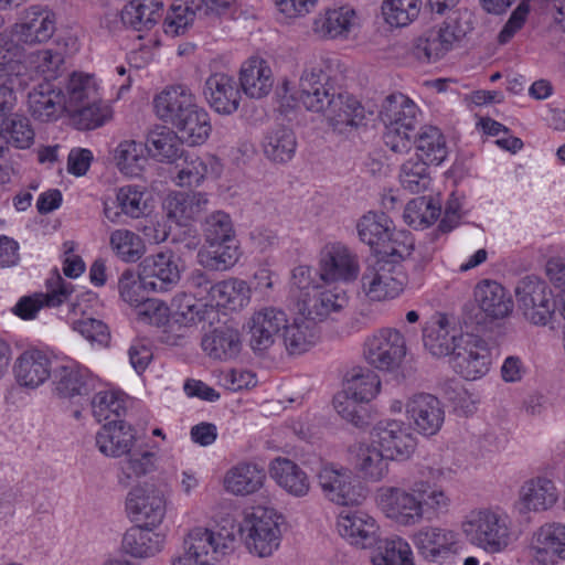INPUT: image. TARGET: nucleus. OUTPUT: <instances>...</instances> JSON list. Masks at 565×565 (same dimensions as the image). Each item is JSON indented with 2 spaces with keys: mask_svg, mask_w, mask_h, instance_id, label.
I'll return each instance as SVG.
<instances>
[{
  "mask_svg": "<svg viewBox=\"0 0 565 565\" xmlns=\"http://www.w3.org/2000/svg\"><path fill=\"white\" fill-rule=\"evenodd\" d=\"M120 461L119 482L128 487L134 479L152 472L156 468V455L149 450H129Z\"/></svg>",
  "mask_w": 565,
  "mask_h": 565,
  "instance_id": "052dcab7",
  "label": "nucleus"
},
{
  "mask_svg": "<svg viewBox=\"0 0 565 565\" xmlns=\"http://www.w3.org/2000/svg\"><path fill=\"white\" fill-rule=\"evenodd\" d=\"M472 30L467 11H454L438 29H430L416 40L414 55L431 63L443 58Z\"/></svg>",
  "mask_w": 565,
  "mask_h": 565,
  "instance_id": "20e7f679",
  "label": "nucleus"
},
{
  "mask_svg": "<svg viewBox=\"0 0 565 565\" xmlns=\"http://www.w3.org/2000/svg\"><path fill=\"white\" fill-rule=\"evenodd\" d=\"M372 565H414L409 544L399 536L380 542Z\"/></svg>",
  "mask_w": 565,
  "mask_h": 565,
  "instance_id": "bf43d9fd",
  "label": "nucleus"
},
{
  "mask_svg": "<svg viewBox=\"0 0 565 565\" xmlns=\"http://www.w3.org/2000/svg\"><path fill=\"white\" fill-rule=\"evenodd\" d=\"M353 454L354 469L364 480L379 482L387 476L390 461L393 459L373 441L370 445L360 444L353 449Z\"/></svg>",
  "mask_w": 565,
  "mask_h": 565,
  "instance_id": "58836bf2",
  "label": "nucleus"
},
{
  "mask_svg": "<svg viewBox=\"0 0 565 565\" xmlns=\"http://www.w3.org/2000/svg\"><path fill=\"white\" fill-rule=\"evenodd\" d=\"M354 18L355 12L350 8L329 9L315 19L313 31L321 38L335 39L349 33Z\"/></svg>",
  "mask_w": 565,
  "mask_h": 565,
  "instance_id": "603ef678",
  "label": "nucleus"
},
{
  "mask_svg": "<svg viewBox=\"0 0 565 565\" xmlns=\"http://www.w3.org/2000/svg\"><path fill=\"white\" fill-rule=\"evenodd\" d=\"M234 535L230 532L214 533L207 527L198 526L192 529L184 539L183 556L214 563L220 555H224L232 547Z\"/></svg>",
  "mask_w": 565,
  "mask_h": 565,
  "instance_id": "5701e85b",
  "label": "nucleus"
},
{
  "mask_svg": "<svg viewBox=\"0 0 565 565\" xmlns=\"http://www.w3.org/2000/svg\"><path fill=\"white\" fill-rule=\"evenodd\" d=\"M209 198L203 192H172L163 201L168 220L180 226H188L207 209Z\"/></svg>",
  "mask_w": 565,
  "mask_h": 565,
  "instance_id": "7c9ffc66",
  "label": "nucleus"
},
{
  "mask_svg": "<svg viewBox=\"0 0 565 565\" xmlns=\"http://www.w3.org/2000/svg\"><path fill=\"white\" fill-rule=\"evenodd\" d=\"M412 486L408 490L384 487L379 490V502L385 515L403 526H412L424 520L420 503Z\"/></svg>",
  "mask_w": 565,
  "mask_h": 565,
  "instance_id": "dca6fc26",
  "label": "nucleus"
},
{
  "mask_svg": "<svg viewBox=\"0 0 565 565\" xmlns=\"http://www.w3.org/2000/svg\"><path fill=\"white\" fill-rule=\"evenodd\" d=\"M297 99L307 110L322 113L333 130L340 134L364 125L365 109L361 103L348 94L335 93L319 66L302 72Z\"/></svg>",
  "mask_w": 565,
  "mask_h": 565,
  "instance_id": "f257e3e1",
  "label": "nucleus"
},
{
  "mask_svg": "<svg viewBox=\"0 0 565 565\" xmlns=\"http://www.w3.org/2000/svg\"><path fill=\"white\" fill-rule=\"evenodd\" d=\"M173 318L175 322L183 326H191L201 321H211L217 311L211 303L194 298L186 294H180L172 300Z\"/></svg>",
  "mask_w": 565,
  "mask_h": 565,
  "instance_id": "8fccbe9b",
  "label": "nucleus"
},
{
  "mask_svg": "<svg viewBox=\"0 0 565 565\" xmlns=\"http://www.w3.org/2000/svg\"><path fill=\"white\" fill-rule=\"evenodd\" d=\"M491 362V351L486 340L471 333L459 335L457 348L450 356L456 373L475 381L489 372Z\"/></svg>",
  "mask_w": 565,
  "mask_h": 565,
  "instance_id": "9b49d317",
  "label": "nucleus"
},
{
  "mask_svg": "<svg viewBox=\"0 0 565 565\" xmlns=\"http://www.w3.org/2000/svg\"><path fill=\"white\" fill-rule=\"evenodd\" d=\"M420 8L422 0H384L382 14L391 26L403 28L418 18Z\"/></svg>",
  "mask_w": 565,
  "mask_h": 565,
  "instance_id": "0e129e2a",
  "label": "nucleus"
},
{
  "mask_svg": "<svg viewBox=\"0 0 565 565\" xmlns=\"http://www.w3.org/2000/svg\"><path fill=\"white\" fill-rule=\"evenodd\" d=\"M151 527L135 525L128 529L121 542L124 552L136 558H148L159 553L164 543V535Z\"/></svg>",
  "mask_w": 565,
  "mask_h": 565,
  "instance_id": "ea45409f",
  "label": "nucleus"
},
{
  "mask_svg": "<svg viewBox=\"0 0 565 565\" xmlns=\"http://www.w3.org/2000/svg\"><path fill=\"white\" fill-rule=\"evenodd\" d=\"M269 472L281 488L295 497H303L310 489L306 472L290 459L275 458L270 463Z\"/></svg>",
  "mask_w": 565,
  "mask_h": 565,
  "instance_id": "c03bdc74",
  "label": "nucleus"
},
{
  "mask_svg": "<svg viewBox=\"0 0 565 565\" xmlns=\"http://www.w3.org/2000/svg\"><path fill=\"white\" fill-rule=\"evenodd\" d=\"M319 330L317 324L308 317L295 319L286 324L282 341L287 352L291 355L302 354L317 344Z\"/></svg>",
  "mask_w": 565,
  "mask_h": 565,
  "instance_id": "de8ad7c7",
  "label": "nucleus"
},
{
  "mask_svg": "<svg viewBox=\"0 0 565 565\" xmlns=\"http://www.w3.org/2000/svg\"><path fill=\"white\" fill-rule=\"evenodd\" d=\"M420 110L404 94H392L385 98L380 110V118L385 127L414 131L419 122Z\"/></svg>",
  "mask_w": 565,
  "mask_h": 565,
  "instance_id": "f704fd0d",
  "label": "nucleus"
},
{
  "mask_svg": "<svg viewBox=\"0 0 565 565\" xmlns=\"http://www.w3.org/2000/svg\"><path fill=\"white\" fill-rule=\"evenodd\" d=\"M414 544L428 562L443 563L458 553V535L452 530L424 526L414 535Z\"/></svg>",
  "mask_w": 565,
  "mask_h": 565,
  "instance_id": "4be33fe9",
  "label": "nucleus"
},
{
  "mask_svg": "<svg viewBox=\"0 0 565 565\" xmlns=\"http://www.w3.org/2000/svg\"><path fill=\"white\" fill-rule=\"evenodd\" d=\"M153 104L158 117L177 129L182 142L196 146L209 138L212 129L209 114L196 104L186 86L166 88L156 96Z\"/></svg>",
  "mask_w": 565,
  "mask_h": 565,
  "instance_id": "f03ea898",
  "label": "nucleus"
},
{
  "mask_svg": "<svg viewBox=\"0 0 565 565\" xmlns=\"http://www.w3.org/2000/svg\"><path fill=\"white\" fill-rule=\"evenodd\" d=\"M371 435L373 443L393 460L409 458L416 448V437L401 420H381L374 426Z\"/></svg>",
  "mask_w": 565,
  "mask_h": 565,
  "instance_id": "f3484780",
  "label": "nucleus"
},
{
  "mask_svg": "<svg viewBox=\"0 0 565 565\" xmlns=\"http://www.w3.org/2000/svg\"><path fill=\"white\" fill-rule=\"evenodd\" d=\"M414 249V238L408 231L395 230L394 226L390 231L388 237L384 239V244L376 247V258H387L396 260L401 264L402 260L409 257Z\"/></svg>",
  "mask_w": 565,
  "mask_h": 565,
  "instance_id": "69168bd1",
  "label": "nucleus"
},
{
  "mask_svg": "<svg viewBox=\"0 0 565 565\" xmlns=\"http://www.w3.org/2000/svg\"><path fill=\"white\" fill-rule=\"evenodd\" d=\"M416 157L431 163L440 164L448 154L446 138L439 128L424 126L415 137Z\"/></svg>",
  "mask_w": 565,
  "mask_h": 565,
  "instance_id": "3c124183",
  "label": "nucleus"
},
{
  "mask_svg": "<svg viewBox=\"0 0 565 565\" xmlns=\"http://www.w3.org/2000/svg\"><path fill=\"white\" fill-rule=\"evenodd\" d=\"M515 297L524 318L535 326H546L555 312L551 289L535 276H526L518 282Z\"/></svg>",
  "mask_w": 565,
  "mask_h": 565,
  "instance_id": "9d476101",
  "label": "nucleus"
},
{
  "mask_svg": "<svg viewBox=\"0 0 565 565\" xmlns=\"http://www.w3.org/2000/svg\"><path fill=\"white\" fill-rule=\"evenodd\" d=\"M250 299V288L245 280L231 278L215 284L214 291L209 303L216 307L237 310L245 307Z\"/></svg>",
  "mask_w": 565,
  "mask_h": 565,
  "instance_id": "09e8293b",
  "label": "nucleus"
},
{
  "mask_svg": "<svg viewBox=\"0 0 565 565\" xmlns=\"http://www.w3.org/2000/svg\"><path fill=\"white\" fill-rule=\"evenodd\" d=\"M364 354L375 369L395 370L406 355L405 339L398 330L382 329L366 340Z\"/></svg>",
  "mask_w": 565,
  "mask_h": 565,
  "instance_id": "f8f14e48",
  "label": "nucleus"
},
{
  "mask_svg": "<svg viewBox=\"0 0 565 565\" xmlns=\"http://www.w3.org/2000/svg\"><path fill=\"white\" fill-rule=\"evenodd\" d=\"M459 333L446 315L437 313L423 329V341L426 350L434 356L452 355L459 341Z\"/></svg>",
  "mask_w": 565,
  "mask_h": 565,
  "instance_id": "c756f323",
  "label": "nucleus"
},
{
  "mask_svg": "<svg viewBox=\"0 0 565 565\" xmlns=\"http://www.w3.org/2000/svg\"><path fill=\"white\" fill-rule=\"evenodd\" d=\"M135 441L132 427L121 419L106 423L96 435L99 451L109 457L128 454Z\"/></svg>",
  "mask_w": 565,
  "mask_h": 565,
  "instance_id": "4c0bfd02",
  "label": "nucleus"
},
{
  "mask_svg": "<svg viewBox=\"0 0 565 565\" xmlns=\"http://www.w3.org/2000/svg\"><path fill=\"white\" fill-rule=\"evenodd\" d=\"M202 350L212 359L230 360L241 351V338L237 330L230 327L214 329L206 333L201 341Z\"/></svg>",
  "mask_w": 565,
  "mask_h": 565,
  "instance_id": "a18cd8bd",
  "label": "nucleus"
},
{
  "mask_svg": "<svg viewBox=\"0 0 565 565\" xmlns=\"http://www.w3.org/2000/svg\"><path fill=\"white\" fill-rule=\"evenodd\" d=\"M288 322L287 315L276 307H264L254 312L248 321L249 345L256 353H264L276 341L278 332L285 331Z\"/></svg>",
  "mask_w": 565,
  "mask_h": 565,
  "instance_id": "aec40b11",
  "label": "nucleus"
},
{
  "mask_svg": "<svg viewBox=\"0 0 565 565\" xmlns=\"http://www.w3.org/2000/svg\"><path fill=\"white\" fill-rule=\"evenodd\" d=\"M162 0H130L121 10V22L136 30H150L161 18Z\"/></svg>",
  "mask_w": 565,
  "mask_h": 565,
  "instance_id": "49530a36",
  "label": "nucleus"
},
{
  "mask_svg": "<svg viewBox=\"0 0 565 565\" xmlns=\"http://www.w3.org/2000/svg\"><path fill=\"white\" fill-rule=\"evenodd\" d=\"M56 30V18L46 7L31 6L24 11L23 21L13 25L19 42L36 44L49 41Z\"/></svg>",
  "mask_w": 565,
  "mask_h": 565,
  "instance_id": "b1692460",
  "label": "nucleus"
},
{
  "mask_svg": "<svg viewBox=\"0 0 565 565\" xmlns=\"http://www.w3.org/2000/svg\"><path fill=\"white\" fill-rule=\"evenodd\" d=\"M320 280L349 282L359 275V259L347 246L338 243L327 246L319 263Z\"/></svg>",
  "mask_w": 565,
  "mask_h": 565,
  "instance_id": "6ab92c4d",
  "label": "nucleus"
},
{
  "mask_svg": "<svg viewBox=\"0 0 565 565\" xmlns=\"http://www.w3.org/2000/svg\"><path fill=\"white\" fill-rule=\"evenodd\" d=\"M139 270L148 292H167L180 281L181 269L172 252H160L145 257Z\"/></svg>",
  "mask_w": 565,
  "mask_h": 565,
  "instance_id": "ddd939ff",
  "label": "nucleus"
},
{
  "mask_svg": "<svg viewBox=\"0 0 565 565\" xmlns=\"http://www.w3.org/2000/svg\"><path fill=\"white\" fill-rule=\"evenodd\" d=\"M109 244L115 254L124 262L135 263L146 253L142 238L136 233L120 228L110 234Z\"/></svg>",
  "mask_w": 565,
  "mask_h": 565,
  "instance_id": "e2e57ef3",
  "label": "nucleus"
},
{
  "mask_svg": "<svg viewBox=\"0 0 565 565\" xmlns=\"http://www.w3.org/2000/svg\"><path fill=\"white\" fill-rule=\"evenodd\" d=\"M32 76L28 67L20 62H10L0 66V111H12L15 93L25 89Z\"/></svg>",
  "mask_w": 565,
  "mask_h": 565,
  "instance_id": "a19ab883",
  "label": "nucleus"
},
{
  "mask_svg": "<svg viewBox=\"0 0 565 565\" xmlns=\"http://www.w3.org/2000/svg\"><path fill=\"white\" fill-rule=\"evenodd\" d=\"M558 500L554 482L547 478H533L523 483L516 503L520 513L542 512L551 509Z\"/></svg>",
  "mask_w": 565,
  "mask_h": 565,
  "instance_id": "473e14b6",
  "label": "nucleus"
},
{
  "mask_svg": "<svg viewBox=\"0 0 565 565\" xmlns=\"http://www.w3.org/2000/svg\"><path fill=\"white\" fill-rule=\"evenodd\" d=\"M239 81L244 93L252 98L266 96L274 83L270 67L258 57H252L242 65Z\"/></svg>",
  "mask_w": 565,
  "mask_h": 565,
  "instance_id": "37998d69",
  "label": "nucleus"
},
{
  "mask_svg": "<svg viewBox=\"0 0 565 565\" xmlns=\"http://www.w3.org/2000/svg\"><path fill=\"white\" fill-rule=\"evenodd\" d=\"M407 282L402 264L387 258L367 262L361 279V290L371 301H386L398 297Z\"/></svg>",
  "mask_w": 565,
  "mask_h": 565,
  "instance_id": "39448f33",
  "label": "nucleus"
},
{
  "mask_svg": "<svg viewBox=\"0 0 565 565\" xmlns=\"http://www.w3.org/2000/svg\"><path fill=\"white\" fill-rule=\"evenodd\" d=\"M145 143L136 140H124L114 150V161L126 175L135 177L140 173L147 161Z\"/></svg>",
  "mask_w": 565,
  "mask_h": 565,
  "instance_id": "13d9d810",
  "label": "nucleus"
},
{
  "mask_svg": "<svg viewBox=\"0 0 565 565\" xmlns=\"http://www.w3.org/2000/svg\"><path fill=\"white\" fill-rule=\"evenodd\" d=\"M381 381L377 374L367 367H354L347 374L344 391L349 396L367 403L379 393Z\"/></svg>",
  "mask_w": 565,
  "mask_h": 565,
  "instance_id": "864d4df0",
  "label": "nucleus"
},
{
  "mask_svg": "<svg viewBox=\"0 0 565 565\" xmlns=\"http://www.w3.org/2000/svg\"><path fill=\"white\" fill-rule=\"evenodd\" d=\"M323 497L338 505H355L365 499L364 488L353 472L334 462H322L317 472Z\"/></svg>",
  "mask_w": 565,
  "mask_h": 565,
  "instance_id": "1a4fd4ad",
  "label": "nucleus"
},
{
  "mask_svg": "<svg viewBox=\"0 0 565 565\" xmlns=\"http://www.w3.org/2000/svg\"><path fill=\"white\" fill-rule=\"evenodd\" d=\"M337 527L343 539L358 547L370 548L379 542V525L363 511H342Z\"/></svg>",
  "mask_w": 565,
  "mask_h": 565,
  "instance_id": "393cba45",
  "label": "nucleus"
},
{
  "mask_svg": "<svg viewBox=\"0 0 565 565\" xmlns=\"http://www.w3.org/2000/svg\"><path fill=\"white\" fill-rule=\"evenodd\" d=\"M202 233L206 247L198 253L200 265L215 271L234 266L238 259V246L230 215L223 211L211 213L202 223Z\"/></svg>",
  "mask_w": 565,
  "mask_h": 565,
  "instance_id": "7ed1b4c3",
  "label": "nucleus"
},
{
  "mask_svg": "<svg viewBox=\"0 0 565 565\" xmlns=\"http://www.w3.org/2000/svg\"><path fill=\"white\" fill-rule=\"evenodd\" d=\"M265 478V470L258 465L241 462L226 472L224 486L235 495H248L263 487Z\"/></svg>",
  "mask_w": 565,
  "mask_h": 565,
  "instance_id": "79ce46f5",
  "label": "nucleus"
},
{
  "mask_svg": "<svg viewBox=\"0 0 565 565\" xmlns=\"http://www.w3.org/2000/svg\"><path fill=\"white\" fill-rule=\"evenodd\" d=\"M356 227L360 239L376 252V247L388 237L393 222L385 213L369 212L360 218Z\"/></svg>",
  "mask_w": 565,
  "mask_h": 565,
  "instance_id": "6e6d98bb",
  "label": "nucleus"
},
{
  "mask_svg": "<svg viewBox=\"0 0 565 565\" xmlns=\"http://www.w3.org/2000/svg\"><path fill=\"white\" fill-rule=\"evenodd\" d=\"M73 291L74 286L65 281L58 270L54 269L52 276L46 280V292H35L22 297L12 311L24 320L33 319L42 307L55 308L66 302Z\"/></svg>",
  "mask_w": 565,
  "mask_h": 565,
  "instance_id": "a211bd4d",
  "label": "nucleus"
},
{
  "mask_svg": "<svg viewBox=\"0 0 565 565\" xmlns=\"http://www.w3.org/2000/svg\"><path fill=\"white\" fill-rule=\"evenodd\" d=\"M531 551L533 558L541 565L565 559V524L552 522L539 527L534 533Z\"/></svg>",
  "mask_w": 565,
  "mask_h": 565,
  "instance_id": "c85d7f7f",
  "label": "nucleus"
},
{
  "mask_svg": "<svg viewBox=\"0 0 565 565\" xmlns=\"http://www.w3.org/2000/svg\"><path fill=\"white\" fill-rule=\"evenodd\" d=\"M473 299L479 312L470 317L471 323L480 324L487 318L491 320L503 319L513 310V300L510 292L498 281L483 279L473 289Z\"/></svg>",
  "mask_w": 565,
  "mask_h": 565,
  "instance_id": "4468645a",
  "label": "nucleus"
},
{
  "mask_svg": "<svg viewBox=\"0 0 565 565\" xmlns=\"http://www.w3.org/2000/svg\"><path fill=\"white\" fill-rule=\"evenodd\" d=\"M0 135L6 136L7 146L12 145L19 149H26L34 141L29 119L12 115L11 111H0Z\"/></svg>",
  "mask_w": 565,
  "mask_h": 565,
  "instance_id": "5fc2aeb1",
  "label": "nucleus"
},
{
  "mask_svg": "<svg viewBox=\"0 0 565 565\" xmlns=\"http://www.w3.org/2000/svg\"><path fill=\"white\" fill-rule=\"evenodd\" d=\"M405 407L407 418L417 433L433 436L441 428L445 412L436 396L427 393L415 394Z\"/></svg>",
  "mask_w": 565,
  "mask_h": 565,
  "instance_id": "412c9836",
  "label": "nucleus"
},
{
  "mask_svg": "<svg viewBox=\"0 0 565 565\" xmlns=\"http://www.w3.org/2000/svg\"><path fill=\"white\" fill-rule=\"evenodd\" d=\"M96 385L97 380L85 367L63 365L56 372L55 392L60 397H86L96 390Z\"/></svg>",
  "mask_w": 565,
  "mask_h": 565,
  "instance_id": "c9c22d12",
  "label": "nucleus"
},
{
  "mask_svg": "<svg viewBox=\"0 0 565 565\" xmlns=\"http://www.w3.org/2000/svg\"><path fill=\"white\" fill-rule=\"evenodd\" d=\"M462 530L473 545L489 553L501 552L509 544L508 518L490 510L470 512Z\"/></svg>",
  "mask_w": 565,
  "mask_h": 565,
  "instance_id": "0eeeda50",
  "label": "nucleus"
},
{
  "mask_svg": "<svg viewBox=\"0 0 565 565\" xmlns=\"http://www.w3.org/2000/svg\"><path fill=\"white\" fill-rule=\"evenodd\" d=\"M297 146L296 134L286 126L269 128L262 140L263 153L274 164L290 162L296 154Z\"/></svg>",
  "mask_w": 565,
  "mask_h": 565,
  "instance_id": "e433bc0d",
  "label": "nucleus"
},
{
  "mask_svg": "<svg viewBox=\"0 0 565 565\" xmlns=\"http://www.w3.org/2000/svg\"><path fill=\"white\" fill-rule=\"evenodd\" d=\"M76 108L73 119L81 130L96 129L111 118L110 107L102 102H97V98Z\"/></svg>",
  "mask_w": 565,
  "mask_h": 565,
  "instance_id": "774afa93",
  "label": "nucleus"
},
{
  "mask_svg": "<svg viewBox=\"0 0 565 565\" xmlns=\"http://www.w3.org/2000/svg\"><path fill=\"white\" fill-rule=\"evenodd\" d=\"M181 141L178 132L167 127H161L149 132L145 147L152 157L172 161L181 154Z\"/></svg>",
  "mask_w": 565,
  "mask_h": 565,
  "instance_id": "4d7b16f0",
  "label": "nucleus"
},
{
  "mask_svg": "<svg viewBox=\"0 0 565 565\" xmlns=\"http://www.w3.org/2000/svg\"><path fill=\"white\" fill-rule=\"evenodd\" d=\"M126 510L134 521L158 526L166 515L164 494L153 484L137 486L128 492Z\"/></svg>",
  "mask_w": 565,
  "mask_h": 565,
  "instance_id": "2eb2a0df",
  "label": "nucleus"
},
{
  "mask_svg": "<svg viewBox=\"0 0 565 565\" xmlns=\"http://www.w3.org/2000/svg\"><path fill=\"white\" fill-rule=\"evenodd\" d=\"M179 158L181 161L175 166L174 183L181 188L201 185L209 172L205 161L193 153L181 152Z\"/></svg>",
  "mask_w": 565,
  "mask_h": 565,
  "instance_id": "680f3d73",
  "label": "nucleus"
},
{
  "mask_svg": "<svg viewBox=\"0 0 565 565\" xmlns=\"http://www.w3.org/2000/svg\"><path fill=\"white\" fill-rule=\"evenodd\" d=\"M279 519L271 509L264 507H255L245 512L239 532L250 553L266 557L279 547Z\"/></svg>",
  "mask_w": 565,
  "mask_h": 565,
  "instance_id": "423d86ee",
  "label": "nucleus"
},
{
  "mask_svg": "<svg viewBox=\"0 0 565 565\" xmlns=\"http://www.w3.org/2000/svg\"><path fill=\"white\" fill-rule=\"evenodd\" d=\"M234 0H174L163 21V31L171 38L183 35L195 18L215 21Z\"/></svg>",
  "mask_w": 565,
  "mask_h": 565,
  "instance_id": "6e6552de",
  "label": "nucleus"
},
{
  "mask_svg": "<svg viewBox=\"0 0 565 565\" xmlns=\"http://www.w3.org/2000/svg\"><path fill=\"white\" fill-rule=\"evenodd\" d=\"M449 472V470L445 471L440 468H429L426 479L422 478L412 483L413 491L416 494L415 498L420 503L419 508L424 519L430 520L448 510L450 505L449 495L431 480L436 481L445 478L446 473Z\"/></svg>",
  "mask_w": 565,
  "mask_h": 565,
  "instance_id": "a878e982",
  "label": "nucleus"
},
{
  "mask_svg": "<svg viewBox=\"0 0 565 565\" xmlns=\"http://www.w3.org/2000/svg\"><path fill=\"white\" fill-rule=\"evenodd\" d=\"M65 96L60 87L51 81H42L28 93V110L40 121H51L63 113Z\"/></svg>",
  "mask_w": 565,
  "mask_h": 565,
  "instance_id": "bb28decb",
  "label": "nucleus"
},
{
  "mask_svg": "<svg viewBox=\"0 0 565 565\" xmlns=\"http://www.w3.org/2000/svg\"><path fill=\"white\" fill-rule=\"evenodd\" d=\"M204 95L210 106L220 114H233L238 109L241 93L235 79L225 73L207 77Z\"/></svg>",
  "mask_w": 565,
  "mask_h": 565,
  "instance_id": "72a5a7b5",
  "label": "nucleus"
},
{
  "mask_svg": "<svg viewBox=\"0 0 565 565\" xmlns=\"http://www.w3.org/2000/svg\"><path fill=\"white\" fill-rule=\"evenodd\" d=\"M52 361L47 353L38 349L22 352L13 365L14 377L19 385L36 388L51 376Z\"/></svg>",
  "mask_w": 565,
  "mask_h": 565,
  "instance_id": "cd10ccee",
  "label": "nucleus"
},
{
  "mask_svg": "<svg viewBox=\"0 0 565 565\" xmlns=\"http://www.w3.org/2000/svg\"><path fill=\"white\" fill-rule=\"evenodd\" d=\"M349 302L347 292L339 288H313V292L302 299L300 311L310 320L323 321L342 311Z\"/></svg>",
  "mask_w": 565,
  "mask_h": 565,
  "instance_id": "2f4dec72",
  "label": "nucleus"
},
{
  "mask_svg": "<svg viewBox=\"0 0 565 565\" xmlns=\"http://www.w3.org/2000/svg\"><path fill=\"white\" fill-rule=\"evenodd\" d=\"M428 164L430 163L418 157L411 158L404 162L399 172L402 186L411 193L425 191L430 183Z\"/></svg>",
  "mask_w": 565,
  "mask_h": 565,
  "instance_id": "338daca9",
  "label": "nucleus"
}]
</instances>
